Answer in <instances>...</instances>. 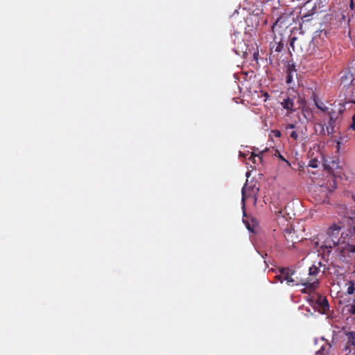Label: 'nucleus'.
<instances>
[{
	"label": "nucleus",
	"mask_w": 355,
	"mask_h": 355,
	"mask_svg": "<svg viewBox=\"0 0 355 355\" xmlns=\"http://www.w3.org/2000/svg\"><path fill=\"white\" fill-rule=\"evenodd\" d=\"M282 42H282V40H280V41H279V42H275V44H278V45H280V44H282Z\"/></svg>",
	"instance_id": "nucleus-32"
},
{
	"label": "nucleus",
	"mask_w": 355,
	"mask_h": 355,
	"mask_svg": "<svg viewBox=\"0 0 355 355\" xmlns=\"http://www.w3.org/2000/svg\"><path fill=\"white\" fill-rule=\"evenodd\" d=\"M286 233L288 234V236H291V238L292 239L293 236V234L292 233V232L291 230H288V229H286L285 230Z\"/></svg>",
	"instance_id": "nucleus-31"
},
{
	"label": "nucleus",
	"mask_w": 355,
	"mask_h": 355,
	"mask_svg": "<svg viewBox=\"0 0 355 355\" xmlns=\"http://www.w3.org/2000/svg\"><path fill=\"white\" fill-rule=\"evenodd\" d=\"M275 47V52H277V53H279L282 51L284 46H272V48L270 49V51H271V53H272V51H273V48Z\"/></svg>",
	"instance_id": "nucleus-24"
},
{
	"label": "nucleus",
	"mask_w": 355,
	"mask_h": 355,
	"mask_svg": "<svg viewBox=\"0 0 355 355\" xmlns=\"http://www.w3.org/2000/svg\"><path fill=\"white\" fill-rule=\"evenodd\" d=\"M341 227L333 224L327 231V237L322 247L327 249L335 248L343 257L355 252V227L348 233L340 234Z\"/></svg>",
	"instance_id": "nucleus-1"
},
{
	"label": "nucleus",
	"mask_w": 355,
	"mask_h": 355,
	"mask_svg": "<svg viewBox=\"0 0 355 355\" xmlns=\"http://www.w3.org/2000/svg\"><path fill=\"white\" fill-rule=\"evenodd\" d=\"M286 83L288 85L291 84L294 80V77L297 78V69L293 63H288L286 70Z\"/></svg>",
	"instance_id": "nucleus-6"
},
{
	"label": "nucleus",
	"mask_w": 355,
	"mask_h": 355,
	"mask_svg": "<svg viewBox=\"0 0 355 355\" xmlns=\"http://www.w3.org/2000/svg\"><path fill=\"white\" fill-rule=\"evenodd\" d=\"M271 134L275 137H280L282 136V133L279 130H273L271 131Z\"/></svg>",
	"instance_id": "nucleus-25"
},
{
	"label": "nucleus",
	"mask_w": 355,
	"mask_h": 355,
	"mask_svg": "<svg viewBox=\"0 0 355 355\" xmlns=\"http://www.w3.org/2000/svg\"><path fill=\"white\" fill-rule=\"evenodd\" d=\"M275 213H276L277 219H279L280 217H282V218H284V211L283 209H281L278 210L277 211H275Z\"/></svg>",
	"instance_id": "nucleus-22"
},
{
	"label": "nucleus",
	"mask_w": 355,
	"mask_h": 355,
	"mask_svg": "<svg viewBox=\"0 0 355 355\" xmlns=\"http://www.w3.org/2000/svg\"><path fill=\"white\" fill-rule=\"evenodd\" d=\"M285 236H286V240H287V245H288V248H291V246H294V243H295V242L293 241V239L291 240V243H291V245H290V244H289L288 239V238H286V235H285Z\"/></svg>",
	"instance_id": "nucleus-30"
},
{
	"label": "nucleus",
	"mask_w": 355,
	"mask_h": 355,
	"mask_svg": "<svg viewBox=\"0 0 355 355\" xmlns=\"http://www.w3.org/2000/svg\"><path fill=\"white\" fill-rule=\"evenodd\" d=\"M340 80L344 87L355 85V78H353V75L350 72H346L342 76Z\"/></svg>",
	"instance_id": "nucleus-9"
},
{
	"label": "nucleus",
	"mask_w": 355,
	"mask_h": 355,
	"mask_svg": "<svg viewBox=\"0 0 355 355\" xmlns=\"http://www.w3.org/2000/svg\"><path fill=\"white\" fill-rule=\"evenodd\" d=\"M313 97L314 103H315V106L317 107V108H318L319 110H320L322 112L327 111L328 107L324 104V103H322V101H320L318 99V97L316 96V95L314 93L313 94Z\"/></svg>",
	"instance_id": "nucleus-15"
},
{
	"label": "nucleus",
	"mask_w": 355,
	"mask_h": 355,
	"mask_svg": "<svg viewBox=\"0 0 355 355\" xmlns=\"http://www.w3.org/2000/svg\"><path fill=\"white\" fill-rule=\"evenodd\" d=\"M334 112H328V114L329 116V120L328 122V125L326 126L327 135H331L336 132L335 127H336V118L334 117Z\"/></svg>",
	"instance_id": "nucleus-8"
},
{
	"label": "nucleus",
	"mask_w": 355,
	"mask_h": 355,
	"mask_svg": "<svg viewBox=\"0 0 355 355\" xmlns=\"http://www.w3.org/2000/svg\"><path fill=\"white\" fill-rule=\"evenodd\" d=\"M322 266L321 262H318V266L313 264L309 269V277H306L309 282L308 288L311 289H317L320 282L317 278V275L320 272V267Z\"/></svg>",
	"instance_id": "nucleus-2"
},
{
	"label": "nucleus",
	"mask_w": 355,
	"mask_h": 355,
	"mask_svg": "<svg viewBox=\"0 0 355 355\" xmlns=\"http://www.w3.org/2000/svg\"><path fill=\"white\" fill-rule=\"evenodd\" d=\"M289 17L290 15L287 13H284L282 15L279 16V17L277 18L275 23L272 26V31L275 33L276 31H277V28H287L288 26L289 25Z\"/></svg>",
	"instance_id": "nucleus-4"
},
{
	"label": "nucleus",
	"mask_w": 355,
	"mask_h": 355,
	"mask_svg": "<svg viewBox=\"0 0 355 355\" xmlns=\"http://www.w3.org/2000/svg\"><path fill=\"white\" fill-rule=\"evenodd\" d=\"M302 113L304 116V117L307 119V120H310L311 118L312 117V114L311 113L309 112V111L308 110V109H303L302 110Z\"/></svg>",
	"instance_id": "nucleus-21"
},
{
	"label": "nucleus",
	"mask_w": 355,
	"mask_h": 355,
	"mask_svg": "<svg viewBox=\"0 0 355 355\" xmlns=\"http://www.w3.org/2000/svg\"><path fill=\"white\" fill-rule=\"evenodd\" d=\"M331 345L326 342L320 349L316 352L315 355H327L329 353Z\"/></svg>",
	"instance_id": "nucleus-14"
},
{
	"label": "nucleus",
	"mask_w": 355,
	"mask_h": 355,
	"mask_svg": "<svg viewBox=\"0 0 355 355\" xmlns=\"http://www.w3.org/2000/svg\"><path fill=\"white\" fill-rule=\"evenodd\" d=\"M253 58H254V59L256 61H257V60H258V58H259V51H256V52H254V53H253Z\"/></svg>",
	"instance_id": "nucleus-29"
},
{
	"label": "nucleus",
	"mask_w": 355,
	"mask_h": 355,
	"mask_svg": "<svg viewBox=\"0 0 355 355\" xmlns=\"http://www.w3.org/2000/svg\"><path fill=\"white\" fill-rule=\"evenodd\" d=\"M318 165H319V161L315 158L311 159L309 161V164H308L309 166H310L311 168H317L318 166Z\"/></svg>",
	"instance_id": "nucleus-20"
},
{
	"label": "nucleus",
	"mask_w": 355,
	"mask_h": 355,
	"mask_svg": "<svg viewBox=\"0 0 355 355\" xmlns=\"http://www.w3.org/2000/svg\"><path fill=\"white\" fill-rule=\"evenodd\" d=\"M279 158L284 160V161H286L285 159L283 158V157L282 155H279Z\"/></svg>",
	"instance_id": "nucleus-34"
},
{
	"label": "nucleus",
	"mask_w": 355,
	"mask_h": 355,
	"mask_svg": "<svg viewBox=\"0 0 355 355\" xmlns=\"http://www.w3.org/2000/svg\"><path fill=\"white\" fill-rule=\"evenodd\" d=\"M324 168L325 171H327L329 173L332 174L334 177L338 175L337 174L338 172L336 173L335 170L340 169V168L338 166V163L335 161H332L331 164H326V163L324 164ZM338 173H340V171H338Z\"/></svg>",
	"instance_id": "nucleus-10"
},
{
	"label": "nucleus",
	"mask_w": 355,
	"mask_h": 355,
	"mask_svg": "<svg viewBox=\"0 0 355 355\" xmlns=\"http://www.w3.org/2000/svg\"><path fill=\"white\" fill-rule=\"evenodd\" d=\"M293 282H292V286L294 285H296V286L302 285L304 286H306V288H308L309 282H308V281H306L307 280L306 278H302V277H293Z\"/></svg>",
	"instance_id": "nucleus-13"
},
{
	"label": "nucleus",
	"mask_w": 355,
	"mask_h": 355,
	"mask_svg": "<svg viewBox=\"0 0 355 355\" xmlns=\"http://www.w3.org/2000/svg\"><path fill=\"white\" fill-rule=\"evenodd\" d=\"M263 154V152H261L259 155H256L255 153H252L250 156L249 157L248 159L250 160L251 162H252L254 164L256 163V157H258L259 160L260 162H261L262 160V155Z\"/></svg>",
	"instance_id": "nucleus-18"
},
{
	"label": "nucleus",
	"mask_w": 355,
	"mask_h": 355,
	"mask_svg": "<svg viewBox=\"0 0 355 355\" xmlns=\"http://www.w3.org/2000/svg\"><path fill=\"white\" fill-rule=\"evenodd\" d=\"M347 311L348 313L355 315V300H352L351 303L346 305Z\"/></svg>",
	"instance_id": "nucleus-16"
},
{
	"label": "nucleus",
	"mask_w": 355,
	"mask_h": 355,
	"mask_svg": "<svg viewBox=\"0 0 355 355\" xmlns=\"http://www.w3.org/2000/svg\"><path fill=\"white\" fill-rule=\"evenodd\" d=\"M351 102H352V103L355 104V98H354V99L351 100Z\"/></svg>",
	"instance_id": "nucleus-33"
},
{
	"label": "nucleus",
	"mask_w": 355,
	"mask_h": 355,
	"mask_svg": "<svg viewBox=\"0 0 355 355\" xmlns=\"http://www.w3.org/2000/svg\"><path fill=\"white\" fill-rule=\"evenodd\" d=\"M279 275L275 276V279L283 283L284 281L286 282V284L292 286L293 277L295 274V271L289 268H280L279 269Z\"/></svg>",
	"instance_id": "nucleus-3"
},
{
	"label": "nucleus",
	"mask_w": 355,
	"mask_h": 355,
	"mask_svg": "<svg viewBox=\"0 0 355 355\" xmlns=\"http://www.w3.org/2000/svg\"><path fill=\"white\" fill-rule=\"evenodd\" d=\"M354 291H355L354 282H352V281H350L349 282V286H348L347 289V293L349 295H352L354 293Z\"/></svg>",
	"instance_id": "nucleus-19"
},
{
	"label": "nucleus",
	"mask_w": 355,
	"mask_h": 355,
	"mask_svg": "<svg viewBox=\"0 0 355 355\" xmlns=\"http://www.w3.org/2000/svg\"><path fill=\"white\" fill-rule=\"evenodd\" d=\"M295 128V124H293V123H289V124H287L286 126H285V130L286 131H288V130H292L293 128Z\"/></svg>",
	"instance_id": "nucleus-28"
},
{
	"label": "nucleus",
	"mask_w": 355,
	"mask_h": 355,
	"mask_svg": "<svg viewBox=\"0 0 355 355\" xmlns=\"http://www.w3.org/2000/svg\"><path fill=\"white\" fill-rule=\"evenodd\" d=\"M349 127L352 130L355 131V114L352 117V123Z\"/></svg>",
	"instance_id": "nucleus-26"
},
{
	"label": "nucleus",
	"mask_w": 355,
	"mask_h": 355,
	"mask_svg": "<svg viewBox=\"0 0 355 355\" xmlns=\"http://www.w3.org/2000/svg\"><path fill=\"white\" fill-rule=\"evenodd\" d=\"M316 127H318L320 128V130H319V135H327V130H326L325 124H322L321 123H319L317 124ZM315 131L316 132L318 131L317 128H315Z\"/></svg>",
	"instance_id": "nucleus-17"
},
{
	"label": "nucleus",
	"mask_w": 355,
	"mask_h": 355,
	"mask_svg": "<svg viewBox=\"0 0 355 355\" xmlns=\"http://www.w3.org/2000/svg\"><path fill=\"white\" fill-rule=\"evenodd\" d=\"M315 304L318 311L321 313H327V311L329 309L328 300L325 297L320 295L317 296Z\"/></svg>",
	"instance_id": "nucleus-5"
},
{
	"label": "nucleus",
	"mask_w": 355,
	"mask_h": 355,
	"mask_svg": "<svg viewBox=\"0 0 355 355\" xmlns=\"http://www.w3.org/2000/svg\"><path fill=\"white\" fill-rule=\"evenodd\" d=\"M289 136L291 138H292L294 140H297V139H298V134L295 130L291 131V133L289 134Z\"/></svg>",
	"instance_id": "nucleus-23"
},
{
	"label": "nucleus",
	"mask_w": 355,
	"mask_h": 355,
	"mask_svg": "<svg viewBox=\"0 0 355 355\" xmlns=\"http://www.w3.org/2000/svg\"><path fill=\"white\" fill-rule=\"evenodd\" d=\"M345 334L347 337V340L343 350L351 353L352 347H355V331H346Z\"/></svg>",
	"instance_id": "nucleus-7"
},
{
	"label": "nucleus",
	"mask_w": 355,
	"mask_h": 355,
	"mask_svg": "<svg viewBox=\"0 0 355 355\" xmlns=\"http://www.w3.org/2000/svg\"><path fill=\"white\" fill-rule=\"evenodd\" d=\"M246 191H250V194H253L254 196H256L257 193L259 191V187H256L255 186L253 187H248L247 184H245L243 187L242 188V200H244L245 198V193Z\"/></svg>",
	"instance_id": "nucleus-11"
},
{
	"label": "nucleus",
	"mask_w": 355,
	"mask_h": 355,
	"mask_svg": "<svg viewBox=\"0 0 355 355\" xmlns=\"http://www.w3.org/2000/svg\"><path fill=\"white\" fill-rule=\"evenodd\" d=\"M283 107L288 111H293L294 108V99L290 97L284 99L282 103Z\"/></svg>",
	"instance_id": "nucleus-12"
},
{
	"label": "nucleus",
	"mask_w": 355,
	"mask_h": 355,
	"mask_svg": "<svg viewBox=\"0 0 355 355\" xmlns=\"http://www.w3.org/2000/svg\"><path fill=\"white\" fill-rule=\"evenodd\" d=\"M291 47H292L293 50H294V47H295V46H294V45H292V46H291Z\"/></svg>",
	"instance_id": "nucleus-35"
},
{
	"label": "nucleus",
	"mask_w": 355,
	"mask_h": 355,
	"mask_svg": "<svg viewBox=\"0 0 355 355\" xmlns=\"http://www.w3.org/2000/svg\"><path fill=\"white\" fill-rule=\"evenodd\" d=\"M316 289H311L309 288H306V286H304V288L303 289H302V293H310V292H313L314 291H315Z\"/></svg>",
	"instance_id": "nucleus-27"
}]
</instances>
